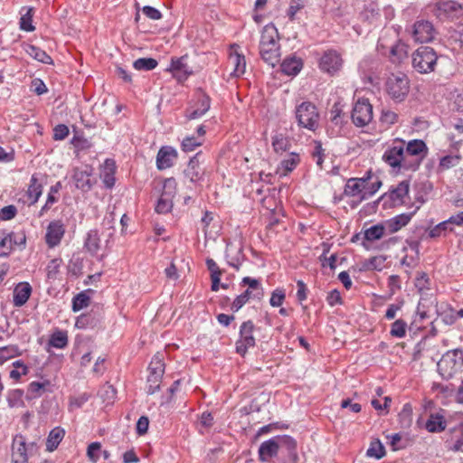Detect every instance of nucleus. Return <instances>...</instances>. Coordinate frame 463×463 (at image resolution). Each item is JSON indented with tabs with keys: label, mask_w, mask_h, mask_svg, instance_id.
Segmentation results:
<instances>
[{
	"label": "nucleus",
	"mask_w": 463,
	"mask_h": 463,
	"mask_svg": "<svg viewBox=\"0 0 463 463\" xmlns=\"http://www.w3.org/2000/svg\"><path fill=\"white\" fill-rule=\"evenodd\" d=\"M277 38L278 32L275 27H264L260 36V54L271 67H275L280 61V47Z\"/></svg>",
	"instance_id": "obj_1"
},
{
	"label": "nucleus",
	"mask_w": 463,
	"mask_h": 463,
	"mask_svg": "<svg viewBox=\"0 0 463 463\" xmlns=\"http://www.w3.org/2000/svg\"><path fill=\"white\" fill-rule=\"evenodd\" d=\"M410 80L404 73L391 74L385 81V90L390 99L396 103L405 100L410 92Z\"/></svg>",
	"instance_id": "obj_2"
},
{
	"label": "nucleus",
	"mask_w": 463,
	"mask_h": 463,
	"mask_svg": "<svg viewBox=\"0 0 463 463\" xmlns=\"http://www.w3.org/2000/svg\"><path fill=\"white\" fill-rule=\"evenodd\" d=\"M437 61V52L433 48L429 46L419 47L411 55L412 67L420 74H427L434 71Z\"/></svg>",
	"instance_id": "obj_3"
},
{
	"label": "nucleus",
	"mask_w": 463,
	"mask_h": 463,
	"mask_svg": "<svg viewBox=\"0 0 463 463\" xmlns=\"http://www.w3.org/2000/svg\"><path fill=\"white\" fill-rule=\"evenodd\" d=\"M463 366V350L454 349L445 353L437 364L438 372L445 380L452 378Z\"/></svg>",
	"instance_id": "obj_4"
},
{
	"label": "nucleus",
	"mask_w": 463,
	"mask_h": 463,
	"mask_svg": "<svg viewBox=\"0 0 463 463\" xmlns=\"http://www.w3.org/2000/svg\"><path fill=\"white\" fill-rule=\"evenodd\" d=\"M403 170L415 171L419 168L421 161L428 153V148L424 141L413 139L407 145L404 144Z\"/></svg>",
	"instance_id": "obj_5"
},
{
	"label": "nucleus",
	"mask_w": 463,
	"mask_h": 463,
	"mask_svg": "<svg viewBox=\"0 0 463 463\" xmlns=\"http://www.w3.org/2000/svg\"><path fill=\"white\" fill-rule=\"evenodd\" d=\"M296 118L298 126L308 130H316L319 126V113L315 106L310 101H303L296 107L295 110Z\"/></svg>",
	"instance_id": "obj_6"
},
{
	"label": "nucleus",
	"mask_w": 463,
	"mask_h": 463,
	"mask_svg": "<svg viewBox=\"0 0 463 463\" xmlns=\"http://www.w3.org/2000/svg\"><path fill=\"white\" fill-rule=\"evenodd\" d=\"M255 326L251 320L243 322L240 326L239 338L235 343L236 353L244 357L248 350L254 347L256 340L253 335Z\"/></svg>",
	"instance_id": "obj_7"
},
{
	"label": "nucleus",
	"mask_w": 463,
	"mask_h": 463,
	"mask_svg": "<svg viewBox=\"0 0 463 463\" xmlns=\"http://www.w3.org/2000/svg\"><path fill=\"white\" fill-rule=\"evenodd\" d=\"M408 45L401 40L395 41L391 46H387L383 43V38H380L377 43L378 51L389 58L390 61L394 64H400L408 56Z\"/></svg>",
	"instance_id": "obj_8"
},
{
	"label": "nucleus",
	"mask_w": 463,
	"mask_h": 463,
	"mask_svg": "<svg viewBox=\"0 0 463 463\" xmlns=\"http://www.w3.org/2000/svg\"><path fill=\"white\" fill-rule=\"evenodd\" d=\"M319 69L331 76L337 74L344 65V60L336 50L329 49L323 52L319 59Z\"/></svg>",
	"instance_id": "obj_9"
},
{
	"label": "nucleus",
	"mask_w": 463,
	"mask_h": 463,
	"mask_svg": "<svg viewBox=\"0 0 463 463\" xmlns=\"http://www.w3.org/2000/svg\"><path fill=\"white\" fill-rule=\"evenodd\" d=\"M373 106L367 99H359L354 105L351 118L353 123L363 128L373 120Z\"/></svg>",
	"instance_id": "obj_10"
},
{
	"label": "nucleus",
	"mask_w": 463,
	"mask_h": 463,
	"mask_svg": "<svg viewBox=\"0 0 463 463\" xmlns=\"http://www.w3.org/2000/svg\"><path fill=\"white\" fill-rule=\"evenodd\" d=\"M176 193V183L174 178H168L164 182L162 194L157 200L156 212L165 214L173 208V199Z\"/></svg>",
	"instance_id": "obj_11"
},
{
	"label": "nucleus",
	"mask_w": 463,
	"mask_h": 463,
	"mask_svg": "<svg viewBox=\"0 0 463 463\" xmlns=\"http://www.w3.org/2000/svg\"><path fill=\"white\" fill-rule=\"evenodd\" d=\"M404 141L396 139L389 146L383 155V160L392 168L403 170L404 157Z\"/></svg>",
	"instance_id": "obj_12"
},
{
	"label": "nucleus",
	"mask_w": 463,
	"mask_h": 463,
	"mask_svg": "<svg viewBox=\"0 0 463 463\" xmlns=\"http://www.w3.org/2000/svg\"><path fill=\"white\" fill-rule=\"evenodd\" d=\"M211 107V98L203 90L199 89L195 93V103L186 109L185 117L189 120L203 117Z\"/></svg>",
	"instance_id": "obj_13"
},
{
	"label": "nucleus",
	"mask_w": 463,
	"mask_h": 463,
	"mask_svg": "<svg viewBox=\"0 0 463 463\" xmlns=\"http://www.w3.org/2000/svg\"><path fill=\"white\" fill-rule=\"evenodd\" d=\"M433 24L426 20L416 21L412 25L411 35L416 43H430L435 38Z\"/></svg>",
	"instance_id": "obj_14"
},
{
	"label": "nucleus",
	"mask_w": 463,
	"mask_h": 463,
	"mask_svg": "<svg viewBox=\"0 0 463 463\" xmlns=\"http://www.w3.org/2000/svg\"><path fill=\"white\" fill-rule=\"evenodd\" d=\"M202 152L196 153L193 157L190 158L184 175L189 182L196 184L203 181L204 179V169L201 166L200 156Z\"/></svg>",
	"instance_id": "obj_15"
},
{
	"label": "nucleus",
	"mask_w": 463,
	"mask_h": 463,
	"mask_svg": "<svg viewBox=\"0 0 463 463\" xmlns=\"http://www.w3.org/2000/svg\"><path fill=\"white\" fill-rule=\"evenodd\" d=\"M65 232V226L61 221H52L48 224L45 233V242L48 247L52 249L60 245Z\"/></svg>",
	"instance_id": "obj_16"
},
{
	"label": "nucleus",
	"mask_w": 463,
	"mask_h": 463,
	"mask_svg": "<svg viewBox=\"0 0 463 463\" xmlns=\"http://www.w3.org/2000/svg\"><path fill=\"white\" fill-rule=\"evenodd\" d=\"M27 439L22 434H16L12 443V463H28Z\"/></svg>",
	"instance_id": "obj_17"
},
{
	"label": "nucleus",
	"mask_w": 463,
	"mask_h": 463,
	"mask_svg": "<svg viewBox=\"0 0 463 463\" xmlns=\"http://www.w3.org/2000/svg\"><path fill=\"white\" fill-rule=\"evenodd\" d=\"M92 175V168L90 165H85L84 168L76 167L73 169L71 175L75 183V186L82 192H89L91 190L93 184L90 180Z\"/></svg>",
	"instance_id": "obj_18"
},
{
	"label": "nucleus",
	"mask_w": 463,
	"mask_h": 463,
	"mask_svg": "<svg viewBox=\"0 0 463 463\" xmlns=\"http://www.w3.org/2000/svg\"><path fill=\"white\" fill-rule=\"evenodd\" d=\"M279 453L278 435L263 441L258 450L259 460L260 462H269L271 458L277 457Z\"/></svg>",
	"instance_id": "obj_19"
},
{
	"label": "nucleus",
	"mask_w": 463,
	"mask_h": 463,
	"mask_svg": "<svg viewBox=\"0 0 463 463\" xmlns=\"http://www.w3.org/2000/svg\"><path fill=\"white\" fill-rule=\"evenodd\" d=\"M187 57L172 58L169 71L178 81H184L193 73L186 63Z\"/></svg>",
	"instance_id": "obj_20"
},
{
	"label": "nucleus",
	"mask_w": 463,
	"mask_h": 463,
	"mask_svg": "<svg viewBox=\"0 0 463 463\" xmlns=\"http://www.w3.org/2000/svg\"><path fill=\"white\" fill-rule=\"evenodd\" d=\"M176 158L177 151L170 146H164L157 152L156 167L159 170L170 168Z\"/></svg>",
	"instance_id": "obj_21"
},
{
	"label": "nucleus",
	"mask_w": 463,
	"mask_h": 463,
	"mask_svg": "<svg viewBox=\"0 0 463 463\" xmlns=\"http://www.w3.org/2000/svg\"><path fill=\"white\" fill-rule=\"evenodd\" d=\"M359 19L364 23H367L368 24H378L381 20V14L378 4L373 1L365 3L362 12L359 14Z\"/></svg>",
	"instance_id": "obj_22"
},
{
	"label": "nucleus",
	"mask_w": 463,
	"mask_h": 463,
	"mask_svg": "<svg viewBox=\"0 0 463 463\" xmlns=\"http://www.w3.org/2000/svg\"><path fill=\"white\" fill-rule=\"evenodd\" d=\"M102 318L101 309L97 307L96 309L92 308L89 313L80 316L76 320V326L79 328H93L101 322Z\"/></svg>",
	"instance_id": "obj_23"
},
{
	"label": "nucleus",
	"mask_w": 463,
	"mask_h": 463,
	"mask_svg": "<svg viewBox=\"0 0 463 463\" xmlns=\"http://www.w3.org/2000/svg\"><path fill=\"white\" fill-rule=\"evenodd\" d=\"M279 453L288 457L290 461H297V442L288 435H278Z\"/></svg>",
	"instance_id": "obj_24"
},
{
	"label": "nucleus",
	"mask_w": 463,
	"mask_h": 463,
	"mask_svg": "<svg viewBox=\"0 0 463 463\" xmlns=\"http://www.w3.org/2000/svg\"><path fill=\"white\" fill-rule=\"evenodd\" d=\"M365 178H350L347 180L344 194L349 197L357 198L355 203H360L364 200H361V196L364 195V189L365 185Z\"/></svg>",
	"instance_id": "obj_25"
},
{
	"label": "nucleus",
	"mask_w": 463,
	"mask_h": 463,
	"mask_svg": "<svg viewBox=\"0 0 463 463\" xmlns=\"http://www.w3.org/2000/svg\"><path fill=\"white\" fill-rule=\"evenodd\" d=\"M409 181H402L395 187L390 189L389 193L384 194V196H388L392 205H401L404 203V199L409 194Z\"/></svg>",
	"instance_id": "obj_26"
},
{
	"label": "nucleus",
	"mask_w": 463,
	"mask_h": 463,
	"mask_svg": "<svg viewBox=\"0 0 463 463\" xmlns=\"http://www.w3.org/2000/svg\"><path fill=\"white\" fill-rule=\"evenodd\" d=\"M225 256L229 266L239 269L243 260L242 247H236L232 242L226 244Z\"/></svg>",
	"instance_id": "obj_27"
},
{
	"label": "nucleus",
	"mask_w": 463,
	"mask_h": 463,
	"mask_svg": "<svg viewBox=\"0 0 463 463\" xmlns=\"http://www.w3.org/2000/svg\"><path fill=\"white\" fill-rule=\"evenodd\" d=\"M84 249L91 256H98L101 249V240L98 230L93 229L87 232L84 240Z\"/></svg>",
	"instance_id": "obj_28"
},
{
	"label": "nucleus",
	"mask_w": 463,
	"mask_h": 463,
	"mask_svg": "<svg viewBox=\"0 0 463 463\" xmlns=\"http://www.w3.org/2000/svg\"><path fill=\"white\" fill-rule=\"evenodd\" d=\"M413 213H406L398 214L387 221H385L384 225L386 227V231L392 234L400 231L402 227L406 226L410 221L411 220Z\"/></svg>",
	"instance_id": "obj_29"
},
{
	"label": "nucleus",
	"mask_w": 463,
	"mask_h": 463,
	"mask_svg": "<svg viewBox=\"0 0 463 463\" xmlns=\"http://www.w3.org/2000/svg\"><path fill=\"white\" fill-rule=\"evenodd\" d=\"M447 427L445 417L440 412L430 413L425 423V429L431 433L443 431Z\"/></svg>",
	"instance_id": "obj_30"
},
{
	"label": "nucleus",
	"mask_w": 463,
	"mask_h": 463,
	"mask_svg": "<svg viewBox=\"0 0 463 463\" xmlns=\"http://www.w3.org/2000/svg\"><path fill=\"white\" fill-rule=\"evenodd\" d=\"M303 62L301 59L296 57L286 58L281 65V71L288 76H296L302 69Z\"/></svg>",
	"instance_id": "obj_31"
},
{
	"label": "nucleus",
	"mask_w": 463,
	"mask_h": 463,
	"mask_svg": "<svg viewBox=\"0 0 463 463\" xmlns=\"http://www.w3.org/2000/svg\"><path fill=\"white\" fill-rule=\"evenodd\" d=\"M229 63L233 66L232 75L240 77L244 74L246 70V60L244 55L239 54L237 52H231L229 56Z\"/></svg>",
	"instance_id": "obj_32"
},
{
	"label": "nucleus",
	"mask_w": 463,
	"mask_h": 463,
	"mask_svg": "<svg viewBox=\"0 0 463 463\" xmlns=\"http://www.w3.org/2000/svg\"><path fill=\"white\" fill-rule=\"evenodd\" d=\"M115 162L112 159H106L105 168L101 174V178L106 188L111 189L115 184Z\"/></svg>",
	"instance_id": "obj_33"
},
{
	"label": "nucleus",
	"mask_w": 463,
	"mask_h": 463,
	"mask_svg": "<svg viewBox=\"0 0 463 463\" xmlns=\"http://www.w3.org/2000/svg\"><path fill=\"white\" fill-rule=\"evenodd\" d=\"M29 299V283L24 282L18 284L14 289V305L22 307Z\"/></svg>",
	"instance_id": "obj_34"
},
{
	"label": "nucleus",
	"mask_w": 463,
	"mask_h": 463,
	"mask_svg": "<svg viewBox=\"0 0 463 463\" xmlns=\"http://www.w3.org/2000/svg\"><path fill=\"white\" fill-rule=\"evenodd\" d=\"M64 435L65 431L63 429L60 427L52 429L50 431L48 438L46 439V450L50 452L55 450L58 448L61 441L62 440Z\"/></svg>",
	"instance_id": "obj_35"
},
{
	"label": "nucleus",
	"mask_w": 463,
	"mask_h": 463,
	"mask_svg": "<svg viewBox=\"0 0 463 463\" xmlns=\"http://www.w3.org/2000/svg\"><path fill=\"white\" fill-rule=\"evenodd\" d=\"M427 299L423 297L420 298V300L419 301L417 311H416V317L413 319V321L411 323L410 328L411 329H420L421 323L425 318H429L430 316L428 314V310L426 309V306L424 304V301Z\"/></svg>",
	"instance_id": "obj_36"
},
{
	"label": "nucleus",
	"mask_w": 463,
	"mask_h": 463,
	"mask_svg": "<svg viewBox=\"0 0 463 463\" xmlns=\"http://www.w3.org/2000/svg\"><path fill=\"white\" fill-rule=\"evenodd\" d=\"M68 345V334L63 330L54 331L49 338L48 346L63 349Z\"/></svg>",
	"instance_id": "obj_37"
},
{
	"label": "nucleus",
	"mask_w": 463,
	"mask_h": 463,
	"mask_svg": "<svg viewBox=\"0 0 463 463\" xmlns=\"http://www.w3.org/2000/svg\"><path fill=\"white\" fill-rule=\"evenodd\" d=\"M61 189V182H57L55 184L51 186L50 191L48 193L46 203L39 212V217L43 216L50 210L52 205L58 202V197L55 194H59Z\"/></svg>",
	"instance_id": "obj_38"
},
{
	"label": "nucleus",
	"mask_w": 463,
	"mask_h": 463,
	"mask_svg": "<svg viewBox=\"0 0 463 463\" xmlns=\"http://www.w3.org/2000/svg\"><path fill=\"white\" fill-rule=\"evenodd\" d=\"M241 285L249 287L247 289H250V292H252L254 298L260 299L264 295V290L260 281L257 279L244 277L241 280Z\"/></svg>",
	"instance_id": "obj_39"
},
{
	"label": "nucleus",
	"mask_w": 463,
	"mask_h": 463,
	"mask_svg": "<svg viewBox=\"0 0 463 463\" xmlns=\"http://www.w3.org/2000/svg\"><path fill=\"white\" fill-rule=\"evenodd\" d=\"M24 399H29L28 394H24L22 389H14L9 392L7 400L10 407L22 408L24 407Z\"/></svg>",
	"instance_id": "obj_40"
},
{
	"label": "nucleus",
	"mask_w": 463,
	"mask_h": 463,
	"mask_svg": "<svg viewBox=\"0 0 463 463\" xmlns=\"http://www.w3.org/2000/svg\"><path fill=\"white\" fill-rule=\"evenodd\" d=\"M398 420L402 429H409L412 423V408L410 403H405L398 415Z\"/></svg>",
	"instance_id": "obj_41"
},
{
	"label": "nucleus",
	"mask_w": 463,
	"mask_h": 463,
	"mask_svg": "<svg viewBox=\"0 0 463 463\" xmlns=\"http://www.w3.org/2000/svg\"><path fill=\"white\" fill-rule=\"evenodd\" d=\"M52 391L51 382L47 379L42 382H31V398L40 397L46 392Z\"/></svg>",
	"instance_id": "obj_42"
},
{
	"label": "nucleus",
	"mask_w": 463,
	"mask_h": 463,
	"mask_svg": "<svg viewBox=\"0 0 463 463\" xmlns=\"http://www.w3.org/2000/svg\"><path fill=\"white\" fill-rule=\"evenodd\" d=\"M386 231L384 224H375L364 231V239L369 241L380 240Z\"/></svg>",
	"instance_id": "obj_43"
},
{
	"label": "nucleus",
	"mask_w": 463,
	"mask_h": 463,
	"mask_svg": "<svg viewBox=\"0 0 463 463\" xmlns=\"http://www.w3.org/2000/svg\"><path fill=\"white\" fill-rule=\"evenodd\" d=\"M365 178V185L364 195L361 196V200H368L371 198L381 187L382 182L376 179L374 182H369L370 175H368Z\"/></svg>",
	"instance_id": "obj_44"
},
{
	"label": "nucleus",
	"mask_w": 463,
	"mask_h": 463,
	"mask_svg": "<svg viewBox=\"0 0 463 463\" xmlns=\"http://www.w3.org/2000/svg\"><path fill=\"white\" fill-rule=\"evenodd\" d=\"M163 373L149 372L147 376V391L148 394H154L160 389V383L163 378Z\"/></svg>",
	"instance_id": "obj_45"
},
{
	"label": "nucleus",
	"mask_w": 463,
	"mask_h": 463,
	"mask_svg": "<svg viewBox=\"0 0 463 463\" xmlns=\"http://www.w3.org/2000/svg\"><path fill=\"white\" fill-rule=\"evenodd\" d=\"M385 455V449L383 445L381 443L379 439H374L371 441L370 447L366 451V456L370 458H374L377 459L382 458Z\"/></svg>",
	"instance_id": "obj_46"
},
{
	"label": "nucleus",
	"mask_w": 463,
	"mask_h": 463,
	"mask_svg": "<svg viewBox=\"0 0 463 463\" xmlns=\"http://www.w3.org/2000/svg\"><path fill=\"white\" fill-rule=\"evenodd\" d=\"M158 62L154 58H139L133 62V67L137 71H152Z\"/></svg>",
	"instance_id": "obj_47"
},
{
	"label": "nucleus",
	"mask_w": 463,
	"mask_h": 463,
	"mask_svg": "<svg viewBox=\"0 0 463 463\" xmlns=\"http://www.w3.org/2000/svg\"><path fill=\"white\" fill-rule=\"evenodd\" d=\"M90 298L89 295L86 292L82 291L77 294L72 298V310L74 312H78L83 309L84 307H87L90 305Z\"/></svg>",
	"instance_id": "obj_48"
},
{
	"label": "nucleus",
	"mask_w": 463,
	"mask_h": 463,
	"mask_svg": "<svg viewBox=\"0 0 463 463\" xmlns=\"http://www.w3.org/2000/svg\"><path fill=\"white\" fill-rule=\"evenodd\" d=\"M31 58L44 64H52V57L43 50L31 44Z\"/></svg>",
	"instance_id": "obj_49"
},
{
	"label": "nucleus",
	"mask_w": 463,
	"mask_h": 463,
	"mask_svg": "<svg viewBox=\"0 0 463 463\" xmlns=\"http://www.w3.org/2000/svg\"><path fill=\"white\" fill-rule=\"evenodd\" d=\"M461 160V156L459 154H450L447 155L440 158L439 160V168L442 170H447L451 167L457 166Z\"/></svg>",
	"instance_id": "obj_50"
},
{
	"label": "nucleus",
	"mask_w": 463,
	"mask_h": 463,
	"mask_svg": "<svg viewBox=\"0 0 463 463\" xmlns=\"http://www.w3.org/2000/svg\"><path fill=\"white\" fill-rule=\"evenodd\" d=\"M376 63V61L371 57H365L359 62V71L364 77H367L370 80V81L372 80V71L373 69H374Z\"/></svg>",
	"instance_id": "obj_51"
},
{
	"label": "nucleus",
	"mask_w": 463,
	"mask_h": 463,
	"mask_svg": "<svg viewBox=\"0 0 463 463\" xmlns=\"http://www.w3.org/2000/svg\"><path fill=\"white\" fill-rule=\"evenodd\" d=\"M250 298H254L252 292L250 289H246L233 300L231 309L233 312L239 311Z\"/></svg>",
	"instance_id": "obj_52"
},
{
	"label": "nucleus",
	"mask_w": 463,
	"mask_h": 463,
	"mask_svg": "<svg viewBox=\"0 0 463 463\" xmlns=\"http://www.w3.org/2000/svg\"><path fill=\"white\" fill-rule=\"evenodd\" d=\"M148 371L158 373H165L164 354L156 353L153 357L148 366Z\"/></svg>",
	"instance_id": "obj_53"
},
{
	"label": "nucleus",
	"mask_w": 463,
	"mask_h": 463,
	"mask_svg": "<svg viewBox=\"0 0 463 463\" xmlns=\"http://www.w3.org/2000/svg\"><path fill=\"white\" fill-rule=\"evenodd\" d=\"M415 288L419 293L423 297L425 290H430V280L427 273L420 272L417 275L414 282Z\"/></svg>",
	"instance_id": "obj_54"
},
{
	"label": "nucleus",
	"mask_w": 463,
	"mask_h": 463,
	"mask_svg": "<svg viewBox=\"0 0 463 463\" xmlns=\"http://www.w3.org/2000/svg\"><path fill=\"white\" fill-rule=\"evenodd\" d=\"M407 323L402 319H397L391 326L390 334L392 336L402 338L406 335Z\"/></svg>",
	"instance_id": "obj_55"
},
{
	"label": "nucleus",
	"mask_w": 463,
	"mask_h": 463,
	"mask_svg": "<svg viewBox=\"0 0 463 463\" xmlns=\"http://www.w3.org/2000/svg\"><path fill=\"white\" fill-rule=\"evenodd\" d=\"M448 231L452 232L453 228L448 226L446 221H443L428 231V237L431 239L439 238Z\"/></svg>",
	"instance_id": "obj_56"
},
{
	"label": "nucleus",
	"mask_w": 463,
	"mask_h": 463,
	"mask_svg": "<svg viewBox=\"0 0 463 463\" xmlns=\"http://www.w3.org/2000/svg\"><path fill=\"white\" fill-rule=\"evenodd\" d=\"M62 264V260L61 258H56L52 260L47 267H46V272H47V278L49 279H56L59 272L61 265Z\"/></svg>",
	"instance_id": "obj_57"
},
{
	"label": "nucleus",
	"mask_w": 463,
	"mask_h": 463,
	"mask_svg": "<svg viewBox=\"0 0 463 463\" xmlns=\"http://www.w3.org/2000/svg\"><path fill=\"white\" fill-rule=\"evenodd\" d=\"M272 146L277 153H283L288 149V140L283 135H276L272 138Z\"/></svg>",
	"instance_id": "obj_58"
},
{
	"label": "nucleus",
	"mask_w": 463,
	"mask_h": 463,
	"mask_svg": "<svg viewBox=\"0 0 463 463\" xmlns=\"http://www.w3.org/2000/svg\"><path fill=\"white\" fill-rule=\"evenodd\" d=\"M202 145H203V141L202 140H198L194 137H184L183 139L181 146H182V149L184 152H192L196 147H198V146H200Z\"/></svg>",
	"instance_id": "obj_59"
},
{
	"label": "nucleus",
	"mask_w": 463,
	"mask_h": 463,
	"mask_svg": "<svg viewBox=\"0 0 463 463\" xmlns=\"http://www.w3.org/2000/svg\"><path fill=\"white\" fill-rule=\"evenodd\" d=\"M398 120V114L392 110H383L380 121L383 125H384L386 128H389L390 126L396 123Z\"/></svg>",
	"instance_id": "obj_60"
},
{
	"label": "nucleus",
	"mask_w": 463,
	"mask_h": 463,
	"mask_svg": "<svg viewBox=\"0 0 463 463\" xmlns=\"http://www.w3.org/2000/svg\"><path fill=\"white\" fill-rule=\"evenodd\" d=\"M299 163V156L298 154L291 153L289 157L281 161V167L285 172H291Z\"/></svg>",
	"instance_id": "obj_61"
},
{
	"label": "nucleus",
	"mask_w": 463,
	"mask_h": 463,
	"mask_svg": "<svg viewBox=\"0 0 463 463\" xmlns=\"http://www.w3.org/2000/svg\"><path fill=\"white\" fill-rule=\"evenodd\" d=\"M14 369L10 372V377L14 380L20 379L22 375L26 374L27 366L21 361H15L13 364Z\"/></svg>",
	"instance_id": "obj_62"
},
{
	"label": "nucleus",
	"mask_w": 463,
	"mask_h": 463,
	"mask_svg": "<svg viewBox=\"0 0 463 463\" xmlns=\"http://www.w3.org/2000/svg\"><path fill=\"white\" fill-rule=\"evenodd\" d=\"M286 295L284 289L277 288L271 294L269 304L274 307H280L283 304Z\"/></svg>",
	"instance_id": "obj_63"
},
{
	"label": "nucleus",
	"mask_w": 463,
	"mask_h": 463,
	"mask_svg": "<svg viewBox=\"0 0 463 463\" xmlns=\"http://www.w3.org/2000/svg\"><path fill=\"white\" fill-rule=\"evenodd\" d=\"M101 452V444L99 442H92L88 446L87 456L93 462H97Z\"/></svg>",
	"instance_id": "obj_64"
}]
</instances>
